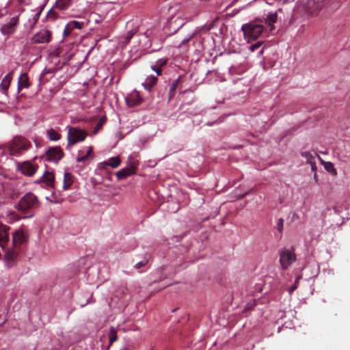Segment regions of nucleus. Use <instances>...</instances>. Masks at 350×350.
<instances>
[{
	"label": "nucleus",
	"mask_w": 350,
	"mask_h": 350,
	"mask_svg": "<svg viewBox=\"0 0 350 350\" xmlns=\"http://www.w3.org/2000/svg\"><path fill=\"white\" fill-rule=\"evenodd\" d=\"M27 240L28 234L24 230H16L12 234V247L5 250V258L8 261H14L21 252V246Z\"/></svg>",
	"instance_id": "f257e3e1"
},
{
	"label": "nucleus",
	"mask_w": 350,
	"mask_h": 350,
	"mask_svg": "<svg viewBox=\"0 0 350 350\" xmlns=\"http://www.w3.org/2000/svg\"><path fill=\"white\" fill-rule=\"evenodd\" d=\"M5 147L10 155L20 157L31 148V143L21 135H16L5 145Z\"/></svg>",
	"instance_id": "f03ea898"
},
{
	"label": "nucleus",
	"mask_w": 350,
	"mask_h": 350,
	"mask_svg": "<svg viewBox=\"0 0 350 350\" xmlns=\"http://www.w3.org/2000/svg\"><path fill=\"white\" fill-rule=\"evenodd\" d=\"M262 22L260 19H256L254 21L243 24L241 30L243 32L245 39L250 42L259 38L265 29L264 25L260 23Z\"/></svg>",
	"instance_id": "7ed1b4c3"
},
{
	"label": "nucleus",
	"mask_w": 350,
	"mask_h": 350,
	"mask_svg": "<svg viewBox=\"0 0 350 350\" xmlns=\"http://www.w3.org/2000/svg\"><path fill=\"white\" fill-rule=\"evenodd\" d=\"M40 204L38 197L34 193L29 192L20 199L15 207L23 214H27L38 208Z\"/></svg>",
	"instance_id": "20e7f679"
},
{
	"label": "nucleus",
	"mask_w": 350,
	"mask_h": 350,
	"mask_svg": "<svg viewBox=\"0 0 350 350\" xmlns=\"http://www.w3.org/2000/svg\"><path fill=\"white\" fill-rule=\"evenodd\" d=\"M326 4V0H301L299 8L310 16H315Z\"/></svg>",
	"instance_id": "39448f33"
},
{
	"label": "nucleus",
	"mask_w": 350,
	"mask_h": 350,
	"mask_svg": "<svg viewBox=\"0 0 350 350\" xmlns=\"http://www.w3.org/2000/svg\"><path fill=\"white\" fill-rule=\"evenodd\" d=\"M88 133L85 130L78 127H69L68 131L67 146H73L78 142H83L87 137Z\"/></svg>",
	"instance_id": "423d86ee"
},
{
	"label": "nucleus",
	"mask_w": 350,
	"mask_h": 350,
	"mask_svg": "<svg viewBox=\"0 0 350 350\" xmlns=\"http://www.w3.org/2000/svg\"><path fill=\"white\" fill-rule=\"evenodd\" d=\"M296 260V256L293 252L285 250L280 253V263L282 269L286 270Z\"/></svg>",
	"instance_id": "0eeeda50"
},
{
	"label": "nucleus",
	"mask_w": 350,
	"mask_h": 350,
	"mask_svg": "<svg viewBox=\"0 0 350 350\" xmlns=\"http://www.w3.org/2000/svg\"><path fill=\"white\" fill-rule=\"evenodd\" d=\"M64 156L60 146L51 147L46 152V160L57 163Z\"/></svg>",
	"instance_id": "6e6552de"
},
{
	"label": "nucleus",
	"mask_w": 350,
	"mask_h": 350,
	"mask_svg": "<svg viewBox=\"0 0 350 350\" xmlns=\"http://www.w3.org/2000/svg\"><path fill=\"white\" fill-rule=\"evenodd\" d=\"M51 35L49 30L41 29L31 38V42L34 44L49 43L51 40Z\"/></svg>",
	"instance_id": "1a4fd4ad"
},
{
	"label": "nucleus",
	"mask_w": 350,
	"mask_h": 350,
	"mask_svg": "<svg viewBox=\"0 0 350 350\" xmlns=\"http://www.w3.org/2000/svg\"><path fill=\"white\" fill-rule=\"evenodd\" d=\"M17 169L25 176H32L38 169V165L30 161H24L17 163Z\"/></svg>",
	"instance_id": "9d476101"
},
{
	"label": "nucleus",
	"mask_w": 350,
	"mask_h": 350,
	"mask_svg": "<svg viewBox=\"0 0 350 350\" xmlns=\"http://www.w3.org/2000/svg\"><path fill=\"white\" fill-rule=\"evenodd\" d=\"M19 23L18 16L12 17L10 21L3 25L0 28V31L2 34L9 36L14 33L16 31V27Z\"/></svg>",
	"instance_id": "9b49d317"
},
{
	"label": "nucleus",
	"mask_w": 350,
	"mask_h": 350,
	"mask_svg": "<svg viewBox=\"0 0 350 350\" xmlns=\"http://www.w3.org/2000/svg\"><path fill=\"white\" fill-rule=\"evenodd\" d=\"M10 229L9 226L0 224V247L3 249L5 248L9 241L8 232Z\"/></svg>",
	"instance_id": "f8f14e48"
},
{
	"label": "nucleus",
	"mask_w": 350,
	"mask_h": 350,
	"mask_svg": "<svg viewBox=\"0 0 350 350\" xmlns=\"http://www.w3.org/2000/svg\"><path fill=\"white\" fill-rule=\"evenodd\" d=\"M128 105L133 107L142 103V98L138 92H132L126 99Z\"/></svg>",
	"instance_id": "ddd939ff"
},
{
	"label": "nucleus",
	"mask_w": 350,
	"mask_h": 350,
	"mask_svg": "<svg viewBox=\"0 0 350 350\" xmlns=\"http://www.w3.org/2000/svg\"><path fill=\"white\" fill-rule=\"evenodd\" d=\"M135 173V167L134 166H130L128 167L123 168L116 172V176L118 179H124L126 177L134 174Z\"/></svg>",
	"instance_id": "4468645a"
},
{
	"label": "nucleus",
	"mask_w": 350,
	"mask_h": 350,
	"mask_svg": "<svg viewBox=\"0 0 350 350\" xmlns=\"http://www.w3.org/2000/svg\"><path fill=\"white\" fill-rule=\"evenodd\" d=\"M157 82V77L150 75L148 76L145 81L142 83V85L145 90L150 92L152 88L156 85Z\"/></svg>",
	"instance_id": "2eb2a0df"
},
{
	"label": "nucleus",
	"mask_w": 350,
	"mask_h": 350,
	"mask_svg": "<svg viewBox=\"0 0 350 350\" xmlns=\"http://www.w3.org/2000/svg\"><path fill=\"white\" fill-rule=\"evenodd\" d=\"M121 163L120 158L119 157H114L109 158L107 161L101 163V167L105 168V166H110L112 168L118 167Z\"/></svg>",
	"instance_id": "dca6fc26"
},
{
	"label": "nucleus",
	"mask_w": 350,
	"mask_h": 350,
	"mask_svg": "<svg viewBox=\"0 0 350 350\" xmlns=\"http://www.w3.org/2000/svg\"><path fill=\"white\" fill-rule=\"evenodd\" d=\"M41 181L44 183L47 186L53 187L55 182V176L53 173L45 172L41 178Z\"/></svg>",
	"instance_id": "f3484780"
},
{
	"label": "nucleus",
	"mask_w": 350,
	"mask_h": 350,
	"mask_svg": "<svg viewBox=\"0 0 350 350\" xmlns=\"http://www.w3.org/2000/svg\"><path fill=\"white\" fill-rule=\"evenodd\" d=\"M278 14L275 12L269 13L267 17L265 18V23L270 27V29L272 31L274 29L273 24L277 21Z\"/></svg>",
	"instance_id": "a211bd4d"
},
{
	"label": "nucleus",
	"mask_w": 350,
	"mask_h": 350,
	"mask_svg": "<svg viewBox=\"0 0 350 350\" xmlns=\"http://www.w3.org/2000/svg\"><path fill=\"white\" fill-rule=\"evenodd\" d=\"M30 84L29 82V78L27 73H23L21 75L18 81V89L20 90L22 88H28Z\"/></svg>",
	"instance_id": "6ab92c4d"
},
{
	"label": "nucleus",
	"mask_w": 350,
	"mask_h": 350,
	"mask_svg": "<svg viewBox=\"0 0 350 350\" xmlns=\"http://www.w3.org/2000/svg\"><path fill=\"white\" fill-rule=\"evenodd\" d=\"M73 183V176L70 172H65L64 175L63 189L68 190Z\"/></svg>",
	"instance_id": "aec40b11"
},
{
	"label": "nucleus",
	"mask_w": 350,
	"mask_h": 350,
	"mask_svg": "<svg viewBox=\"0 0 350 350\" xmlns=\"http://www.w3.org/2000/svg\"><path fill=\"white\" fill-rule=\"evenodd\" d=\"M72 5V0H57L55 8L60 11L68 10Z\"/></svg>",
	"instance_id": "412c9836"
},
{
	"label": "nucleus",
	"mask_w": 350,
	"mask_h": 350,
	"mask_svg": "<svg viewBox=\"0 0 350 350\" xmlns=\"http://www.w3.org/2000/svg\"><path fill=\"white\" fill-rule=\"evenodd\" d=\"M12 78V73H9L2 79L0 83V88L3 90V92H6L8 90Z\"/></svg>",
	"instance_id": "4be33fe9"
},
{
	"label": "nucleus",
	"mask_w": 350,
	"mask_h": 350,
	"mask_svg": "<svg viewBox=\"0 0 350 350\" xmlns=\"http://www.w3.org/2000/svg\"><path fill=\"white\" fill-rule=\"evenodd\" d=\"M108 336H109V345L107 348V350H109L111 345L118 340L117 329L113 327H111L109 328Z\"/></svg>",
	"instance_id": "5701e85b"
},
{
	"label": "nucleus",
	"mask_w": 350,
	"mask_h": 350,
	"mask_svg": "<svg viewBox=\"0 0 350 350\" xmlns=\"http://www.w3.org/2000/svg\"><path fill=\"white\" fill-rule=\"evenodd\" d=\"M46 135L51 141H58L61 139V135L53 129L46 131Z\"/></svg>",
	"instance_id": "b1692460"
},
{
	"label": "nucleus",
	"mask_w": 350,
	"mask_h": 350,
	"mask_svg": "<svg viewBox=\"0 0 350 350\" xmlns=\"http://www.w3.org/2000/svg\"><path fill=\"white\" fill-rule=\"evenodd\" d=\"M134 33L131 31H129L125 36L121 38L120 43L122 44V47H125L127 44L130 42L131 39L133 37Z\"/></svg>",
	"instance_id": "393cba45"
},
{
	"label": "nucleus",
	"mask_w": 350,
	"mask_h": 350,
	"mask_svg": "<svg viewBox=\"0 0 350 350\" xmlns=\"http://www.w3.org/2000/svg\"><path fill=\"white\" fill-rule=\"evenodd\" d=\"M67 25L68 26V28H70L72 31H73L75 29H81L84 27V23L79 22L77 21H70L67 24Z\"/></svg>",
	"instance_id": "a878e982"
},
{
	"label": "nucleus",
	"mask_w": 350,
	"mask_h": 350,
	"mask_svg": "<svg viewBox=\"0 0 350 350\" xmlns=\"http://www.w3.org/2000/svg\"><path fill=\"white\" fill-rule=\"evenodd\" d=\"M107 118L105 116L101 117L98 122L95 126L92 134L96 135L98 133V131L102 129L103 126L105 124Z\"/></svg>",
	"instance_id": "bb28decb"
},
{
	"label": "nucleus",
	"mask_w": 350,
	"mask_h": 350,
	"mask_svg": "<svg viewBox=\"0 0 350 350\" xmlns=\"http://www.w3.org/2000/svg\"><path fill=\"white\" fill-rule=\"evenodd\" d=\"M324 167L331 174H332L334 176H336L337 174L336 169L334 167V165L332 162H329V161L325 162Z\"/></svg>",
	"instance_id": "cd10ccee"
},
{
	"label": "nucleus",
	"mask_w": 350,
	"mask_h": 350,
	"mask_svg": "<svg viewBox=\"0 0 350 350\" xmlns=\"http://www.w3.org/2000/svg\"><path fill=\"white\" fill-rule=\"evenodd\" d=\"M300 154L302 157L306 159V163L308 164L315 161L314 157L309 151H302Z\"/></svg>",
	"instance_id": "c85d7f7f"
},
{
	"label": "nucleus",
	"mask_w": 350,
	"mask_h": 350,
	"mask_svg": "<svg viewBox=\"0 0 350 350\" xmlns=\"http://www.w3.org/2000/svg\"><path fill=\"white\" fill-rule=\"evenodd\" d=\"M179 81H180V77L178 78L176 80L172 82V83L171 84L170 88V91H169V99H171L174 96Z\"/></svg>",
	"instance_id": "c756f323"
},
{
	"label": "nucleus",
	"mask_w": 350,
	"mask_h": 350,
	"mask_svg": "<svg viewBox=\"0 0 350 350\" xmlns=\"http://www.w3.org/2000/svg\"><path fill=\"white\" fill-rule=\"evenodd\" d=\"M21 219L20 216L15 212H10L8 215V219L10 222H14Z\"/></svg>",
	"instance_id": "7c9ffc66"
},
{
	"label": "nucleus",
	"mask_w": 350,
	"mask_h": 350,
	"mask_svg": "<svg viewBox=\"0 0 350 350\" xmlns=\"http://www.w3.org/2000/svg\"><path fill=\"white\" fill-rule=\"evenodd\" d=\"M49 20L55 21L58 17L57 13L53 10L51 9L46 16Z\"/></svg>",
	"instance_id": "2f4dec72"
},
{
	"label": "nucleus",
	"mask_w": 350,
	"mask_h": 350,
	"mask_svg": "<svg viewBox=\"0 0 350 350\" xmlns=\"http://www.w3.org/2000/svg\"><path fill=\"white\" fill-rule=\"evenodd\" d=\"M167 62V58H161V59H158L156 62L154 66H156L159 68H163V67L166 65Z\"/></svg>",
	"instance_id": "473e14b6"
},
{
	"label": "nucleus",
	"mask_w": 350,
	"mask_h": 350,
	"mask_svg": "<svg viewBox=\"0 0 350 350\" xmlns=\"http://www.w3.org/2000/svg\"><path fill=\"white\" fill-rule=\"evenodd\" d=\"M81 151L80 150V151H79V155L76 159V161L78 163L85 162L89 158V157H88V155H86V154L81 155Z\"/></svg>",
	"instance_id": "72a5a7b5"
},
{
	"label": "nucleus",
	"mask_w": 350,
	"mask_h": 350,
	"mask_svg": "<svg viewBox=\"0 0 350 350\" xmlns=\"http://www.w3.org/2000/svg\"><path fill=\"white\" fill-rule=\"evenodd\" d=\"M262 45V42H257L256 43L254 44H252L250 46V50L252 51V52H254L255 51L256 49H258L260 46Z\"/></svg>",
	"instance_id": "f704fd0d"
},
{
	"label": "nucleus",
	"mask_w": 350,
	"mask_h": 350,
	"mask_svg": "<svg viewBox=\"0 0 350 350\" xmlns=\"http://www.w3.org/2000/svg\"><path fill=\"white\" fill-rule=\"evenodd\" d=\"M284 228V219L280 218L278 221V230L280 232H282Z\"/></svg>",
	"instance_id": "c9c22d12"
},
{
	"label": "nucleus",
	"mask_w": 350,
	"mask_h": 350,
	"mask_svg": "<svg viewBox=\"0 0 350 350\" xmlns=\"http://www.w3.org/2000/svg\"><path fill=\"white\" fill-rule=\"evenodd\" d=\"M151 68L152 70H154L158 76H160L162 75V68H159L154 65L151 66Z\"/></svg>",
	"instance_id": "e433bc0d"
},
{
	"label": "nucleus",
	"mask_w": 350,
	"mask_h": 350,
	"mask_svg": "<svg viewBox=\"0 0 350 350\" xmlns=\"http://www.w3.org/2000/svg\"><path fill=\"white\" fill-rule=\"evenodd\" d=\"M72 31L68 28V26L66 25L63 32V35L64 37L68 36Z\"/></svg>",
	"instance_id": "4c0bfd02"
},
{
	"label": "nucleus",
	"mask_w": 350,
	"mask_h": 350,
	"mask_svg": "<svg viewBox=\"0 0 350 350\" xmlns=\"http://www.w3.org/2000/svg\"><path fill=\"white\" fill-rule=\"evenodd\" d=\"M72 31L68 28V26L66 25L63 32V35L64 37L68 36Z\"/></svg>",
	"instance_id": "58836bf2"
},
{
	"label": "nucleus",
	"mask_w": 350,
	"mask_h": 350,
	"mask_svg": "<svg viewBox=\"0 0 350 350\" xmlns=\"http://www.w3.org/2000/svg\"><path fill=\"white\" fill-rule=\"evenodd\" d=\"M298 284L299 283H296V282L295 281L294 284L288 288V291L290 294H292L293 292L297 288Z\"/></svg>",
	"instance_id": "ea45409f"
},
{
	"label": "nucleus",
	"mask_w": 350,
	"mask_h": 350,
	"mask_svg": "<svg viewBox=\"0 0 350 350\" xmlns=\"http://www.w3.org/2000/svg\"><path fill=\"white\" fill-rule=\"evenodd\" d=\"M147 262H148V260H143V261L139 262H137V263L135 265V267L137 269H140L142 267H143V266L146 265Z\"/></svg>",
	"instance_id": "a19ab883"
},
{
	"label": "nucleus",
	"mask_w": 350,
	"mask_h": 350,
	"mask_svg": "<svg viewBox=\"0 0 350 350\" xmlns=\"http://www.w3.org/2000/svg\"><path fill=\"white\" fill-rule=\"evenodd\" d=\"M195 34H196V33H193L188 38L183 40L181 42V44L183 45V44H187L194 36Z\"/></svg>",
	"instance_id": "79ce46f5"
},
{
	"label": "nucleus",
	"mask_w": 350,
	"mask_h": 350,
	"mask_svg": "<svg viewBox=\"0 0 350 350\" xmlns=\"http://www.w3.org/2000/svg\"><path fill=\"white\" fill-rule=\"evenodd\" d=\"M255 305H256V301H253L252 303H251V304L250 303L246 306V307L245 308V310H247L252 308Z\"/></svg>",
	"instance_id": "37998d69"
},
{
	"label": "nucleus",
	"mask_w": 350,
	"mask_h": 350,
	"mask_svg": "<svg viewBox=\"0 0 350 350\" xmlns=\"http://www.w3.org/2000/svg\"><path fill=\"white\" fill-rule=\"evenodd\" d=\"M309 164L311 166V170L315 173L317 171L316 161H314L312 163H310Z\"/></svg>",
	"instance_id": "c03bdc74"
},
{
	"label": "nucleus",
	"mask_w": 350,
	"mask_h": 350,
	"mask_svg": "<svg viewBox=\"0 0 350 350\" xmlns=\"http://www.w3.org/2000/svg\"><path fill=\"white\" fill-rule=\"evenodd\" d=\"M39 16H40V12H37L36 14H34V16H33V20H34L33 25H35L37 23V21H38V20L39 18Z\"/></svg>",
	"instance_id": "a18cd8bd"
},
{
	"label": "nucleus",
	"mask_w": 350,
	"mask_h": 350,
	"mask_svg": "<svg viewBox=\"0 0 350 350\" xmlns=\"http://www.w3.org/2000/svg\"><path fill=\"white\" fill-rule=\"evenodd\" d=\"M92 151H93V148L92 146H89L88 147V151H87L85 154L88 155V157H90L91 156L92 153Z\"/></svg>",
	"instance_id": "49530a36"
},
{
	"label": "nucleus",
	"mask_w": 350,
	"mask_h": 350,
	"mask_svg": "<svg viewBox=\"0 0 350 350\" xmlns=\"http://www.w3.org/2000/svg\"><path fill=\"white\" fill-rule=\"evenodd\" d=\"M302 278V275H299L297 276L296 279H295V282L296 283H299V280L301 279Z\"/></svg>",
	"instance_id": "de8ad7c7"
},
{
	"label": "nucleus",
	"mask_w": 350,
	"mask_h": 350,
	"mask_svg": "<svg viewBox=\"0 0 350 350\" xmlns=\"http://www.w3.org/2000/svg\"><path fill=\"white\" fill-rule=\"evenodd\" d=\"M314 180H316V182H317V173L315 172L314 174Z\"/></svg>",
	"instance_id": "09e8293b"
},
{
	"label": "nucleus",
	"mask_w": 350,
	"mask_h": 350,
	"mask_svg": "<svg viewBox=\"0 0 350 350\" xmlns=\"http://www.w3.org/2000/svg\"><path fill=\"white\" fill-rule=\"evenodd\" d=\"M266 3L269 5H272L273 3V2H271V1H268V0H266Z\"/></svg>",
	"instance_id": "8fccbe9b"
},
{
	"label": "nucleus",
	"mask_w": 350,
	"mask_h": 350,
	"mask_svg": "<svg viewBox=\"0 0 350 350\" xmlns=\"http://www.w3.org/2000/svg\"><path fill=\"white\" fill-rule=\"evenodd\" d=\"M144 35L148 38L149 36L148 31L144 33Z\"/></svg>",
	"instance_id": "3c124183"
},
{
	"label": "nucleus",
	"mask_w": 350,
	"mask_h": 350,
	"mask_svg": "<svg viewBox=\"0 0 350 350\" xmlns=\"http://www.w3.org/2000/svg\"><path fill=\"white\" fill-rule=\"evenodd\" d=\"M121 350H129L128 348H123Z\"/></svg>",
	"instance_id": "603ef678"
},
{
	"label": "nucleus",
	"mask_w": 350,
	"mask_h": 350,
	"mask_svg": "<svg viewBox=\"0 0 350 350\" xmlns=\"http://www.w3.org/2000/svg\"><path fill=\"white\" fill-rule=\"evenodd\" d=\"M319 159H321V161H323V159H321V157H319Z\"/></svg>",
	"instance_id": "864d4df0"
},
{
	"label": "nucleus",
	"mask_w": 350,
	"mask_h": 350,
	"mask_svg": "<svg viewBox=\"0 0 350 350\" xmlns=\"http://www.w3.org/2000/svg\"><path fill=\"white\" fill-rule=\"evenodd\" d=\"M319 159H321V161H323V159H321V157H319Z\"/></svg>",
	"instance_id": "5fc2aeb1"
}]
</instances>
